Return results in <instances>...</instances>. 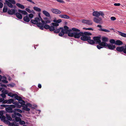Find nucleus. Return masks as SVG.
<instances>
[{"mask_svg":"<svg viewBox=\"0 0 126 126\" xmlns=\"http://www.w3.org/2000/svg\"><path fill=\"white\" fill-rule=\"evenodd\" d=\"M68 34V36H69L74 37L75 38H78L80 37L81 34H82V32H70Z\"/></svg>","mask_w":126,"mask_h":126,"instance_id":"f257e3e1","label":"nucleus"},{"mask_svg":"<svg viewBox=\"0 0 126 126\" xmlns=\"http://www.w3.org/2000/svg\"><path fill=\"white\" fill-rule=\"evenodd\" d=\"M60 30H61V31L59 33V35L61 37L63 36L65 33L68 34V33H69L70 32H72V30L71 29L69 30L64 29L63 27H60Z\"/></svg>","mask_w":126,"mask_h":126,"instance_id":"f03ea898","label":"nucleus"},{"mask_svg":"<svg viewBox=\"0 0 126 126\" xmlns=\"http://www.w3.org/2000/svg\"><path fill=\"white\" fill-rule=\"evenodd\" d=\"M103 43V45L102 46L104 47L105 48H106L107 47H108L109 49L111 50H113L115 48V45H113L112 44L110 43L108 44L105 42L103 43Z\"/></svg>","mask_w":126,"mask_h":126,"instance_id":"7ed1b4c3","label":"nucleus"},{"mask_svg":"<svg viewBox=\"0 0 126 126\" xmlns=\"http://www.w3.org/2000/svg\"><path fill=\"white\" fill-rule=\"evenodd\" d=\"M14 96H15V99L18 100L19 103L21 104L22 106L25 103V101L22 100V98L20 96H19L17 94H14Z\"/></svg>","mask_w":126,"mask_h":126,"instance_id":"20e7f679","label":"nucleus"},{"mask_svg":"<svg viewBox=\"0 0 126 126\" xmlns=\"http://www.w3.org/2000/svg\"><path fill=\"white\" fill-rule=\"evenodd\" d=\"M101 38L99 36H94L93 37V39L94 41V42H96L98 43V44L102 46L103 45L102 43H104L103 42H101L100 40Z\"/></svg>","mask_w":126,"mask_h":126,"instance_id":"39448f33","label":"nucleus"},{"mask_svg":"<svg viewBox=\"0 0 126 126\" xmlns=\"http://www.w3.org/2000/svg\"><path fill=\"white\" fill-rule=\"evenodd\" d=\"M93 16L97 17L99 16L100 15L104 17V14L102 11H100L99 12L97 11H94L93 13Z\"/></svg>","mask_w":126,"mask_h":126,"instance_id":"423d86ee","label":"nucleus"},{"mask_svg":"<svg viewBox=\"0 0 126 126\" xmlns=\"http://www.w3.org/2000/svg\"><path fill=\"white\" fill-rule=\"evenodd\" d=\"M81 37L80 38L81 39L84 41H87L89 39H91V37L89 36H86L84 34H81Z\"/></svg>","mask_w":126,"mask_h":126,"instance_id":"0eeeda50","label":"nucleus"},{"mask_svg":"<svg viewBox=\"0 0 126 126\" xmlns=\"http://www.w3.org/2000/svg\"><path fill=\"white\" fill-rule=\"evenodd\" d=\"M95 23L99 24H102V19L100 17H94L93 19Z\"/></svg>","mask_w":126,"mask_h":126,"instance_id":"6e6552de","label":"nucleus"},{"mask_svg":"<svg viewBox=\"0 0 126 126\" xmlns=\"http://www.w3.org/2000/svg\"><path fill=\"white\" fill-rule=\"evenodd\" d=\"M40 21V18L38 17L35 18L34 20L32 19L31 21V22L32 24L36 25L38 22Z\"/></svg>","mask_w":126,"mask_h":126,"instance_id":"1a4fd4ad","label":"nucleus"},{"mask_svg":"<svg viewBox=\"0 0 126 126\" xmlns=\"http://www.w3.org/2000/svg\"><path fill=\"white\" fill-rule=\"evenodd\" d=\"M51 11L53 13L56 14H59L61 13V12L59 10L55 9H52Z\"/></svg>","mask_w":126,"mask_h":126,"instance_id":"9d476101","label":"nucleus"},{"mask_svg":"<svg viewBox=\"0 0 126 126\" xmlns=\"http://www.w3.org/2000/svg\"><path fill=\"white\" fill-rule=\"evenodd\" d=\"M82 22L88 25H92L93 23L91 21L88 20H83L82 21Z\"/></svg>","mask_w":126,"mask_h":126,"instance_id":"9b49d317","label":"nucleus"},{"mask_svg":"<svg viewBox=\"0 0 126 126\" xmlns=\"http://www.w3.org/2000/svg\"><path fill=\"white\" fill-rule=\"evenodd\" d=\"M5 110L6 111L9 113H13L14 111V110H13L10 106L5 108Z\"/></svg>","mask_w":126,"mask_h":126,"instance_id":"f8f14e48","label":"nucleus"},{"mask_svg":"<svg viewBox=\"0 0 126 126\" xmlns=\"http://www.w3.org/2000/svg\"><path fill=\"white\" fill-rule=\"evenodd\" d=\"M124 49V46L117 47L116 48V50L119 52L123 51Z\"/></svg>","mask_w":126,"mask_h":126,"instance_id":"ddd939ff","label":"nucleus"},{"mask_svg":"<svg viewBox=\"0 0 126 126\" xmlns=\"http://www.w3.org/2000/svg\"><path fill=\"white\" fill-rule=\"evenodd\" d=\"M15 10L14 9L9 10L8 12V14L10 15H15Z\"/></svg>","mask_w":126,"mask_h":126,"instance_id":"4468645a","label":"nucleus"},{"mask_svg":"<svg viewBox=\"0 0 126 126\" xmlns=\"http://www.w3.org/2000/svg\"><path fill=\"white\" fill-rule=\"evenodd\" d=\"M37 26L38 27L40 28V29L43 30L44 29V25L42 23L39 22H38L37 24Z\"/></svg>","mask_w":126,"mask_h":126,"instance_id":"2eb2a0df","label":"nucleus"},{"mask_svg":"<svg viewBox=\"0 0 126 126\" xmlns=\"http://www.w3.org/2000/svg\"><path fill=\"white\" fill-rule=\"evenodd\" d=\"M21 105L22 107H23V108L24 110L27 111H29L30 110V109L28 108V106L27 105V104H26V105H25V104L23 105H22H22Z\"/></svg>","mask_w":126,"mask_h":126,"instance_id":"dca6fc26","label":"nucleus"},{"mask_svg":"<svg viewBox=\"0 0 126 126\" xmlns=\"http://www.w3.org/2000/svg\"><path fill=\"white\" fill-rule=\"evenodd\" d=\"M59 16L62 18L68 19L69 18V17L66 15H60Z\"/></svg>","mask_w":126,"mask_h":126,"instance_id":"f3484780","label":"nucleus"},{"mask_svg":"<svg viewBox=\"0 0 126 126\" xmlns=\"http://www.w3.org/2000/svg\"><path fill=\"white\" fill-rule=\"evenodd\" d=\"M16 16L19 19H21L22 18V15L19 13L17 12L15 14Z\"/></svg>","mask_w":126,"mask_h":126,"instance_id":"a211bd4d","label":"nucleus"},{"mask_svg":"<svg viewBox=\"0 0 126 126\" xmlns=\"http://www.w3.org/2000/svg\"><path fill=\"white\" fill-rule=\"evenodd\" d=\"M43 14L44 15L48 17H49L50 16V15L48 12L45 11L43 10L42 12Z\"/></svg>","mask_w":126,"mask_h":126,"instance_id":"6ab92c4d","label":"nucleus"},{"mask_svg":"<svg viewBox=\"0 0 126 126\" xmlns=\"http://www.w3.org/2000/svg\"><path fill=\"white\" fill-rule=\"evenodd\" d=\"M5 2L6 4L8 6L11 8H12L13 6L11 3L9 2L7 0H6Z\"/></svg>","mask_w":126,"mask_h":126,"instance_id":"aec40b11","label":"nucleus"},{"mask_svg":"<svg viewBox=\"0 0 126 126\" xmlns=\"http://www.w3.org/2000/svg\"><path fill=\"white\" fill-rule=\"evenodd\" d=\"M23 19L24 21L27 22H29L30 21V20L27 15L24 16Z\"/></svg>","mask_w":126,"mask_h":126,"instance_id":"412c9836","label":"nucleus"},{"mask_svg":"<svg viewBox=\"0 0 126 126\" xmlns=\"http://www.w3.org/2000/svg\"><path fill=\"white\" fill-rule=\"evenodd\" d=\"M123 43L121 41L118 40L116 41L115 42V44L117 45L120 46L122 45Z\"/></svg>","mask_w":126,"mask_h":126,"instance_id":"4be33fe9","label":"nucleus"},{"mask_svg":"<svg viewBox=\"0 0 126 126\" xmlns=\"http://www.w3.org/2000/svg\"><path fill=\"white\" fill-rule=\"evenodd\" d=\"M22 112V111L20 109H14L13 112H18L20 113H21Z\"/></svg>","mask_w":126,"mask_h":126,"instance_id":"5701e85b","label":"nucleus"},{"mask_svg":"<svg viewBox=\"0 0 126 126\" xmlns=\"http://www.w3.org/2000/svg\"><path fill=\"white\" fill-rule=\"evenodd\" d=\"M98 30L99 31H100L104 32H110V31L107 30L102 28H100V29H99Z\"/></svg>","mask_w":126,"mask_h":126,"instance_id":"b1692460","label":"nucleus"},{"mask_svg":"<svg viewBox=\"0 0 126 126\" xmlns=\"http://www.w3.org/2000/svg\"><path fill=\"white\" fill-rule=\"evenodd\" d=\"M103 42H106L108 41V38L105 36H103L102 38Z\"/></svg>","mask_w":126,"mask_h":126,"instance_id":"393cba45","label":"nucleus"},{"mask_svg":"<svg viewBox=\"0 0 126 126\" xmlns=\"http://www.w3.org/2000/svg\"><path fill=\"white\" fill-rule=\"evenodd\" d=\"M6 118L8 120L10 121H11L12 120V118L11 117V116L10 115H8V114H6Z\"/></svg>","mask_w":126,"mask_h":126,"instance_id":"a878e982","label":"nucleus"},{"mask_svg":"<svg viewBox=\"0 0 126 126\" xmlns=\"http://www.w3.org/2000/svg\"><path fill=\"white\" fill-rule=\"evenodd\" d=\"M118 32L119 33V34L122 36L124 37H126V33L119 31H118Z\"/></svg>","mask_w":126,"mask_h":126,"instance_id":"bb28decb","label":"nucleus"},{"mask_svg":"<svg viewBox=\"0 0 126 126\" xmlns=\"http://www.w3.org/2000/svg\"><path fill=\"white\" fill-rule=\"evenodd\" d=\"M16 6H18V7L20 8L21 9H23L24 8V6L19 3H17L16 4Z\"/></svg>","mask_w":126,"mask_h":126,"instance_id":"cd10ccee","label":"nucleus"},{"mask_svg":"<svg viewBox=\"0 0 126 126\" xmlns=\"http://www.w3.org/2000/svg\"><path fill=\"white\" fill-rule=\"evenodd\" d=\"M87 41L90 44L92 45L95 43L94 40H91V39H89Z\"/></svg>","mask_w":126,"mask_h":126,"instance_id":"c85d7f7f","label":"nucleus"},{"mask_svg":"<svg viewBox=\"0 0 126 126\" xmlns=\"http://www.w3.org/2000/svg\"><path fill=\"white\" fill-rule=\"evenodd\" d=\"M82 34H84L86 36H89L92 35V34L91 33L87 32H82Z\"/></svg>","mask_w":126,"mask_h":126,"instance_id":"c756f323","label":"nucleus"},{"mask_svg":"<svg viewBox=\"0 0 126 126\" xmlns=\"http://www.w3.org/2000/svg\"><path fill=\"white\" fill-rule=\"evenodd\" d=\"M33 9L35 10L37 12H40L41 11V9L40 8L35 6L34 7H33Z\"/></svg>","mask_w":126,"mask_h":126,"instance_id":"7c9ffc66","label":"nucleus"},{"mask_svg":"<svg viewBox=\"0 0 126 126\" xmlns=\"http://www.w3.org/2000/svg\"><path fill=\"white\" fill-rule=\"evenodd\" d=\"M72 30H72L73 31V32H80V30H79V29H76L75 28H72V29H71ZM72 32V31L71 32Z\"/></svg>","mask_w":126,"mask_h":126,"instance_id":"2f4dec72","label":"nucleus"},{"mask_svg":"<svg viewBox=\"0 0 126 126\" xmlns=\"http://www.w3.org/2000/svg\"><path fill=\"white\" fill-rule=\"evenodd\" d=\"M60 32V28L59 29H55L54 31V32L55 33H58Z\"/></svg>","mask_w":126,"mask_h":126,"instance_id":"473e14b6","label":"nucleus"},{"mask_svg":"<svg viewBox=\"0 0 126 126\" xmlns=\"http://www.w3.org/2000/svg\"><path fill=\"white\" fill-rule=\"evenodd\" d=\"M49 30L50 31H53L55 29V27L53 26H49Z\"/></svg>","mask_w":126,"mask_h":126,"instance_id":"72a5a7b5","label":"nucleus"},{"mask_svg":"<svg viewBox=\"0 0 126 126\" xmlns=\"http://www.w3.org/2000/svg\"><path fill=\"white\" fill-rule=\"evenodd\" d=\"M25 10L26 11H27L29 13H30L32 12V13H34V12L32 10V11H31L28 8H26L25 9Z\"/></svg>","mask_w":126,"mask_h":126,"instance_id":"f704fd0d","label":"nucleus"},{"mask_svg":"<svg viewBox=\"0 0 126 126\" xmlns=\"http://www.w3.org/2000/svg\"><path fill=\"white\" fill-rule=\"evenodd\" d=\"M7 8L6 6H4L3 9V12L4 13H6L7 12Z\"/></svg>","mask_w":126,"mask_h":126,"instance_id":"c9c22d12","label":"nucleus"},{"mask_svg":"<svg viewBox=\"0 0 126 126\" xmlns=\"http://www.w3.org/2000/svg\"><path fill=\"white\" fill-rule=\"evenodd\" d=\"M16 85L15 84L12 83V84H7V86L8 87H13Z\"/></svg>","mask_w":126,"mask_h":126,"instance_id":"e433bc0d","label":"nucleus"},{"mask_svg":"<svg viewBox=\"0 0 126 126\" xmlns=\"http://www.w3.org/2000/svg\"><path fill=\"white\" fill-rule=\"evenodd\" d=\"M50 26L46 24L44 25L43 26L44 28L46 29H49Z\"/></svg>","mask_w":126,"mask_h":126,"instance_id":"4c0bfd02","label":"nucleus"},{"mask_svg":"<svg viewBox=\"0 0 126 126\" xmlns=\"http://www.w3.org/2000/svg\"><path fill=\"white\" fill-rule=\"evenodd\" d=\"M16 121V122H18L21 120V119L19 117H16L15 118Z\"/></svg>","mask_w":126,"mask_h":126,"instance_id":"58836bf2","label":"nucleus"},{"mask_svg":"<svg viewBox=\"0 0 126 126\" xmlns=\"http://www.w3.org/2000/svg\"><path fill=\"white\" fill-rule=\"evenodd\" d=\"M9 2L13 4H15L16 3V2L14 0H8Z\"/></svg>","mask_w":126,"mask_h":126,"instance_id":"ea45409f","label":"nucleus"},{"mask_svg":"<svg viewBox=\"0 0 126 126\" xmlns=\"http://www.w3.org/2000/svg\"><path fill=\"white\" fill-rule=\"evenodd\" d=\"M51 24L53 25V26H57L59 25V24L57 23H52Z\"/></svg>","mask_w":126,"mask_h":126,"instance_id":"a19ab883","label":"nucleus"},{"mask_svg":"<svg viewBox=\"0 0 126 126\" xmlns=\"http://www.w3.org/2000/svg\"><path fill=\"white\" fill-rule=\"evenodd\" d=\"M13 99H8V104H11L12 103V102L13 101Z\"/></svg>","mask_w":126,"mask_h":126,"instance_id":"79ce46f5","label":"nucleus"},{"mask_svg":"<svg viewBox=\"0 0 126 126\" xmlns=\"http://www.w3.org/2000/svg\"><path fill=\"white\" fill-rule=\"evenodd\" d=\"M110 42L111 43H115V44L116 41H115V40L113 39H111L110 40Z\"/></svg>","mask_w":126,"mask_h":126,"instance_id":"37998d69","label":"nucleus"},{"mask_svg":"<svg viewBox=\"0 0 126 126\" xmlns=\"http://www.w3.org/2000/svg\"><path fill=\"white\" fill-rule=\"evenodd\" d=\"M15 114H16V115L18 116L19 117H22V116L18 112H15Z\"/></svg>","mask_w":126,"mask_h":126,"instance_id":"c03bdc74","label":"nucleus"},{"mask_svg":"<svg viewBox=\"0 0 126 126\" xmlns=\"http://www.w3.org/2000/svg\"><path fill=\"white\" fill-rule=\"evenodd\" d=\"M19 103L18 102L17 104L16 105V107L17 108H21V106H22L21 105H20L19 104Z\"/></svg>","mask_w":126,"mask_h":126,"instance_id":"a18cd8bd","label":"nucleus"},{"mask_svg":"<svg viewBox=\"0 0 126 126\" xmlns=\"http://www.w3.org/2000/svg\"><path fill=\"white\" fill-rule=\"evenodd\" d=\"M9 106L11 107L12 108V109H13L15 108L16 107V105H10Z\"/></svg>","mask_w":126,"mask_h":126,"instance_id":"49530a36","label":"nucleus"},{"mask_svg":"<svg viewBox=\"0 0 126 126\" xmlns=\"http://www.w3.org/2000/svg\"><path fill=\"white\" fill-rule=\"evenodd\" d=\"M13 113H14V114H12V117L13 118H16V114H15V112H13Z\"/></svg>","mask_w":126,"mask_h":126,"instance_id":"de8ad7c7","label":"nucleus"},{"mask_svg":"<svg viewBox=\"0 0 126 126\" xmlns=\"http://www.w3.org/2000/svg\"><path fill=\"white\" fill-rule=\"evenodd\" d=\"M123 52L126 54V45L124 46V49L123 50Z\"/></svg>","mask_w":126,"mask_h":126,"instance_id":"09e8293b","label":"nucleus"},{"mask_svg":"<svg viewBox=\"0 0 126 126\" xmlns=\"http://www.w3.org/2000/svg\"><path fill=\"white\" fill-rule=\"evenodd\" d=\"M22 14L24 15H27L28 14V13L26 12V11L24 10L23 11Z\"/></svg>","mask_w":126,"mask_h":126,"instance_id":"8fccbe9b","label":"nucleus"},{"mask_svg":"<svg viewBox=\"0 0 126 126\" xmlns=\"http://www.w3.org/2000/svg\"><path fill=\"white\" fill-rule=\"evenodd\" d=\"M96 47L98 49H100L101 48H103V47H102V46H101L99 45H97Z\"/></svg>","mask_w":126,"mask_h":126,"instance_id":"3c124183","label":"nucleus"},{"mask_svg":"<svg viewBox=\"0 0 126 126\" xmlns=\"http://www.w3.org/2000/svg\"><path fill=\"white\" fill-rule=\"evenodd\" d=\"M3 98H5L6 97V95L3 93H2L0 95Z\"/></svg>","mask_w":126,"mask_h":126,"instance_id":"603ef678","label":"nucleus"},{"mask_svg":"<svg viewBox=\"0 0 126 126\" xmlns=\"http://www.w3.org/2000/svg\"><path fill=\"white\" fill-rule=\"evenodd\" d=\"M18 102L17 101H14V100H13V101L12 102V103L13 104H14L15 105H16L17 104Z\"/></svg>","mask_w":126,"mask_h":126,"instance_id":"864d4df0","label":"nucleus"},{"mask_svg":"<svg viewBox=\"0 0 126 126\" xmlns=\"http://www.w3.org/2000/svg\"><path fill=\"white\" fill-rule=\"evenodd\" d=\"M2 104H6L7 103L8 104V100H3V101L2 102Z\"/></svg>","mask_w":126,"mask_h":126,"instance_id":"5fc2aeb1","label":"nucleus"},{"mask_svg":"<svg viewBox=\"0 0 126 126\" xmlns=\"http://www.w3.org/2000/svg\"><path fill=\"white\" fill-rule=\"evenodd\" d=\"M29 17L31 18H32L33 16V14H30L29 15Z\"/></svg>","mask_w":126,"mask_h":126,"instance_id":"6e6d98bb","label":"nucleus"},{"mask_svg":"<svg viewBox=\"0 0 126 126\" xmlns=\"http://www.w3.org/2000/svg\"><path fill=\"white\" fill-rule=\"evenodd\" d=\"M110 19L111 20L114 21L116 19V18L114 17H111L110 18Z\"/></svg>","mask_w":126,"mask_h":126,"instance_id":"4d7b16f0","label":"nucleus"},{"mask_svg":"<svg viewBox=\"0 0 126 126\" xmlns=\"http://www.w3.org/2000/svg\"><path fill=\"white\" fill-rule=\"evenodd\" d=\"M11 93H9L8 94V96H11V97H13L14 96V94H12V95H11Z\"/></svg>","mask_w":126,"mask_h":126,"instance_id":"13d9d810","label":"nucleus"},{"mask_svg":"<svg viewBox=\"0 0 126 126\" xmlns=\"http://www.w3.org/2000/svg\"><path fill=\"white\" fill-rule=\"evenodd\" d=\"M0 106L1 107H0V109H3V107L5 108V105L2 104L0 105Z\"/></svg>","mask_w":126,"mask_h":126,"instance_id":"bf43d9fd","label":"nucleus"},{"mask_svg":"<svg viewBox=\"0 0 126 126\" xmlns=\"http://www.w3.org/2000/svg\"><path fill=\"white\" fill-rule=\"evenodd\" d=\"M62 20L61 19H59L57 20V23H60L61 22H62Z\"/></svg>","mask_w":126,"mask_h":126,"instance_id":"052dcab7","label":"nucleus"},{"mask_svg":"<svg viewBox=\"0 0 126 126\" xmlns=\"http://www.w3.org/2000/svg\"><path fill=\"white\" fill-rule=\"evenodd\" d=\"M57 1L61 3H64V1L62 0H57Z\"/></svg>","mask_w":126,"mask_h":126,"instance_id":"680f3d73","label":"nucleus"},{"mask_svg":"<svg viewBox=\"0 0 126 126\" xmlns=\"http://www.w3.org/2000/svg\"><path fill=\"white\" fill-rule=\"evenodd\" d=\"M6 118V117H5V116L3 115L1 118V120H3L4 121Z\"/></svg>","mask_w":126,"mask_h":126,"instance_id":"e2e57ef3","label":"nucleus"},{"mask_svg":"<svg viewBox=\"0 0 126 126\" xmlns=\"http://www.w3.org/2000/svg\"><path fill=\"white\" fill-rule=\"evenodd\" d=\"M41 21H42V24H43V25H44H44L45 24H46V22H45V21L44 20H43L42 19H41Z\"/></svg>","mask_w":126,"mask_h":126,"instance_id":"0e129e2a","label":"nucleus"},{"mask_svg":"<svg viewBox=\"0 0 126 126\" xmlns=\"http://www.w3.org/2000/svg\"><path fill=\"white\" fill-rule=\"evenodd\" d=\"M27 105L28 106V107H31L32 106V105L30 103H27Z\"/></svg>","mask_w":126,"mask_h":126,"instance_id":"69168bd1","label":"nucleus"},{"mask_svg":"<svg viewBox=\"0 0 126 126\" xmlns=\"http://www.w3.org/2000/svg\"><path fill=\"white\" fill-rule=\"evenodd\" d=\"M64 29L69 30L68 27L66 26H64Z\"/></svg>","mask_w":126,"mask_h":126,"instance_id":"338daca9","label":"nucleus"},{"mask_svg":"<svg viewBox=\"0 0 126 126\" xmlns=\"http://www.w3.org/2000/svg\"><path fill=\"white\" fill-rule=\"evenodd\" d=\"M0 86L2 87H4L5 88L7 87V86L5 85L4 84H1Z\"/></svg>","mask_w":126,"mask_h":126,"instance_id":"774afa93","label":"nucleus"}]
</instances>
